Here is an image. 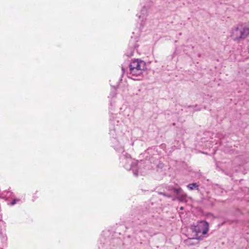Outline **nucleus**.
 Returning <instances> with one entry per match:
<instances>
[{"label": "nucleus", "instance_id": "nucleus-10", "mask_svg": "<svg viewBox=\"0 0 249 249\" xmlns=\"http://www.w3.org/2000/svg\"><path fill=\"white\" fill-rule=\"evenodd\" d=\"M180 210H183V208L182 207H181L180 208Z\"/></svg>", "mask_w": 249, "mask_h": 249}, {"label": "nucleus", "instance_id": "nucleus-4", "mask_svg": "<svg viewBox=\"0 0 249 249\" xmlns=\"http://www.w3.org/2000/svg\"><path fill=\"white\" fill-rule=\"evenodd\" d=\"M187 187L190 189V190H193L194 189V188H196L197 189H198V185L196 183H191V184H189Z\"/></svg>", "mask_w": 249, "mask_h": 249}, {"label": "nucleus", "instance_id": "nucleus-3", "mask_svg": "<svg viewBox=\"0 0 249 249\" xmlns=\"http://www.w3.org/2000/svg\"><path fill=\"white\" fill-rule=\"evenodd\" d=\"M191 229L196 235L201 232L203 234H206L209 230V224L206 221H201L196 226H192Z\"/></svg>", "mask_w": 249, "mask_h": 249}, {"label": "nucleus", "instance_id": "nucleus-11", "mask_svg": "<svg viewBox=\"0 0 249 249\" xmlns=\"http://www.w3.org/2000/svg\"><path fill=\"white\" fill-rule=\"evenodd\" d=\"M135 175L136 176H138V174H137V172H135Z\"/></svg>", "mask_w": 249, "mask_h": 249}, {"label": "nucleus", "instance_id": "nucleus-1", "mask_svg": "<svg viewBox=\"0 0 249 249\" xmlns=\"http://www.w3.org/2000/svg\"><path fill=\"white\" fill-rule=\"evenodd\" d=\"M129 74L131 78L135 79V77L141 76L143 71L146 69L145 63L141 60L136 59L132 61L129 65Z\"/></svg>", "mask_w": 249, "mask_h": 249}, {"label": "nucleus", "instance_id": "nucleus-9", "mask_svg": "<svg viewBox=\"0 0 249 249\" xmlns=\"http://www.w3.org/2000/svg\"><path fill=\"white\" fill-rule=\"evenodd\" d=\"M16 203V200H14L12 202H11V205H14Z\"/></svg>", "mask_w": 249, "mask_h": 249}, {"label": "nucleus", "instance_id": "nucleus-8", "mask_svg": "<svg viewBox=\"0 0 249 249\" xmlns=\"http://www.w3.org/2000/svg\"><path fill=\"white\" fill-rule=\"evenodd\" d=\"M145 16L144 15H143V16H139V18H142V20H143V19H145Z\"/></svg>", "mask_w": 249, "mask_h": 249}, {"label": "nucleus", "instance_id": "nucleus-6", "mask_svg": "<svg viewBox=\"0 0 249 249\" xmlns=\"http://www.w3.org/2000/svg\"><path fill=\"white\" fill-rule=\"evenodd\" d=\"M181 190V189L180 188L178 189H175V192L177 193V194H179L180 193V191Z\"/></svg>", "mask_w": 249, "mask_h": 249}, {"label": "nucleus", "instance_id": "nucleus-5", "mask_svg": "<svg viewBox=\"0 0 249 249\" xmlns=\"http://www.w3.org/2000/svg\"><path fill=\"white\" fill-rule=\"evenodd\" d=\"M186 196V195H182V196H180V197H178V199L179 201H183L185 199V198Z\"/></svg>", "mask_w": 249, "mask_h": 249}, {"label": "nucleus", "instance_id": "nucleus-7", "mask_svg": "<svg viewBox=\"0 0 249 249\" xmlns=\"http://www.w3.org/2000/svg\"><path fill=\"white\" fill-rule=\"evenodd\" d=\"M159 194H160V195H163V196H168V197H170V196H167V195H166L165 194H164V193H161V192Z\"/></svg>", "mask_w": 249, "mask_h": 249}, {"label": "nucleus", "instance_id": "nucleus-2", "mask_svg": "<svg viewBox=\"0 0 249 249\" xmlns=\"http://www.w3.org/2000/svg\"><path fill=\"white\" fill-rule=\"evenodd\" d=\"M249 35V27L241 25L232 30L231 36L234 41H238L246 38Z\"/></svg>", "mask_w": 249, "mask_h": 249}]
</instances>
